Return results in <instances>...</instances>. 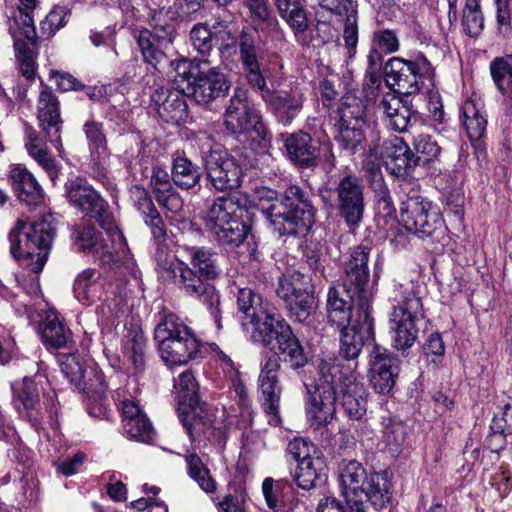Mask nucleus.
<instances>
[{"label": "nucleus", "mask_w": 512, "mask_h": 512, "mask_svg": "<svg viewBox=\"0 0 512 512\" xmlns=\"http://www.w3.org/2000/svg\"><path fill=\"white\" fill-rule=\"evenodd\" d=\"M462 122L471 141L479 140L485 133L487 120L481 107L474 100L464 102L461 108Z\"/></svg>", "instance_id": "obj_39"}, {"label": "nucleus", "mask_w": 512, "mask_h": 512, "mask_svg": "<svg viewBox=\"0 0 512 512\" xmlns=\"http://www.w3.org/2000/svg\"><path fill=\"white\" fill-rule=\"evenodd\" d=\"M191 329L174 313H163L154 331L155 341L158 346L167 341L180 337Z\"/></svg>", "instance_id": "obj_44"}, {"label": "nucleus", "mask_w": 512, "mask_h": 512, "mask_svg": "<svg viewBox=\"0 0 512 512\" xmlns=\"http://www.w3.org/2000/svg\"><path fill=\"white\" fill-rule=\"evenodd\" d=\"M385 81L399 94H417L423 84L422 78L431 77L433 69L425 57H419L414 61L393 57L388 60L384 68Z\"/></svg>", "instance_id": "obj_12"}, {"label": "nucleus", "mask_w": 512, "mask_h": 512, "mask_svg": "<svg viewBox=\"0 0 512 512\" xmlns=\"http://www.w3.org/2000/svg\"><path fill=\"white\" fill-rule=\"evenodd\" d=\"M8 181L21 202L37 206L44 200L42 187L35 176L22 164L9 166Z\"/></svg>", "instance_id": "obj_28"}, {"label": "nucleus", "mask_w": 512, "mask_h": 512, "mask_svg": "<svg viewBox=\"0 0 512 512\" xmlns=\"http://www.w3.org/2000/svg\"><path fill=\"white\" fill-rule=\"evenodd\" d=\"M83 131L88 140L91 155L98 162L104 161L108 157V149L102 124L90 119L83 125Z\"/></svg>", "instance_id": "obj_47"}, {"label": "nucleus", "mask_w": 512, "mask_h": 512, "mask_svg": "<svg viewBox=\"0 0 512 512\" xmlns=\"http://www.w3.org/2000/svg\"><path fill=\"white\" fill-rule=\"evenodd\" d=\"M407 430L400 421L390 420L383 430V441L391 451L397 452L405 443Z\"/></svg>", "instance_id": "obj_57"}, {"label": "nucleus", "mask_w": 512, "mask_h": 512, "mask_svg": "<svg viewBox=\"0 0 512 512\" xmlns=\"http://www.w3.org/2000/svg\"><path fill=\"white\" fill-rule=\"evenodd\" d=\"M381 157L390 173L398 177L406 175L417 164L409 146L398 136L383 141Z\"/></svg>", "instance_id": "obj_27"}, {"label": "nucleus", "mask_w": 512, "mask_h": 512, "mask_svg": "<svg viewBox=\"0 0 512 512\" xmlns=\"http://www.w3.org/2000/svg\"><path fill=\"white\" fill-rule=\"evenodd\" d=\"M481 0H466L463 9L462 24L464 31L471 37L478 36L484 28Z\"/></svg>", "instance_id": "obj_51"}, {"label": "nucleus", "mask_w": 512, "mask_h": 512, "mask_svg": "<svg viewBox=\"0 0 512 512\" xmlns=\"http://www.w3.org/2000/svg\"><path fill=\"white\" fill-rule=\"evenodd\" d=\"M175 72V82H185L181 87L182 92L192 97L198 104L206 105L220 97L227 95L230 82L227 75L219 66L210 67L207 70L200 66L197 71H191V64L186 59H180L171 63Z\"/></svg>", "instance_id": "obj_7"}, {"label": "nucleus", "mask_w": 512, "mask_h": 512, "mask_svg": "<svg viewBox=\"0 0 512 512\" xmlns=\"http://www.w3.org/2000/svg\"><path fill=\"white\" fill-rule=\"evenodd\" d=\"M284 146L291 161L301 167L316 165L318 149L310 134L299 130L286 136Z\"/></svg>", "instance_id": "obj_34"}, {"label": "nucleus", "mask_w": 512, "mask_h": 512, "mask_svg": "<svg viewBox=\"0 0 512 512\" xmlns=\"http://www.w3.org/2000/svg\"><path fill=\"white\" fill-rule=\"evenodd\" d=\"M239 52L249 84L259 92L281 124H291L303 108L304 94L297 88L272 91L267 87L258 63L259 52L254 32L243 31L240 34Z\"/></svg>", "instance_id": "obj_2"}, {"label": "nucleus", "mask_w": 512, "mask_h": 512, "mask_svg": "<svg viewBox=\"0 0 512 512\" xmlns=\"http://www.w3.org/2000/svg\"><path fill=\"white\" fill-rule=\"evenodd\" d=\"M287 451L297 463L303 462L304 460H310L312 454L314 456H321L322 452L311 442L304 438H295L289 442Z\"/></svg>", "instance_id": "obj_60"}, {"label": "nucleus", "mask_w": 512, "mask_h": 512, "mask_svg": "<svg viewBox=\"0 0 512 512\" xmlns=\"http://www.w3.org/2000/svg\"><path fill=\"white\" fill-rule=\"evenodd\" d=\"M280 369V357L273 353L266 357L259 375L260 391L266 413L273 417L274 423L279 421V403L282 387L277 372Z\"/></svg>", "instance_id": "obj_21"}, {"label": "nucleus", "mask_w": 512, "mask_h": 512, "mask_svg": "<svg viewBox=\"0 0 512 512\" xmlns=\"http://www.w3.org/2000/svg\"><path fill=\"white\" fill-rule=\"evenodd\" d=\"M244 6L249 11V18L256 32L260 31L272 37L281 34L278 20L267 0H244Z\"/></svg>", "instance_id": "obj_35"}, {"label": "nucleus", "mask_w": 512, "mask_h": 512, "mask_svg": "<svg viewBox=\"0 0 512 512\" xmlns=\"http://www.w3.org/2000/svg\"><path fill=\"white\" fill-rule=\"evenodd\" d=\"M389 300L393 302L389 324L393 346L406 350L416 341V320L423 317L422 286L418 281L393 279Z\"/></svg>", "instance_id": "obj_3"}, {"label": "nucleus", "mask_w": 512, "mask_h": 512, "mask_svg": "<svg viewBox=\"0 0 512 512\" xmlns=\"http://www.w3.org/2000/svg\"><path fill=\"white\" fill-rule=\"evenodd\" d=\"M400 361L387 349L375 345L369 356V378L374 390L389 394L399 375Z\"/></svg>", "instance_id": "obj_19"}, {"label": "nucleus", "mask_w": 512, "mask_h": 512, "mask_svg": "<svg viewBox=\"0 0 512 512\" xmlns=\"http://www.w3.org/2000/svg\"><path fill=\"white\" fill-rule=\"evenodd\" d=\"M366 469L356 460H343L339 465V481L347 505H360L364 495L358 486L366 479Z\"/></svg>", "instance_id": "obj_33"}, {"label": "nucleus", "mask_w": 512, "mask_h": 512, "mask_svg": "<svg viewBox=\"0 0 512 512\" xmlns=\"http://www.w3.org/2000/svg\"><path fill=\"white\" fill-rule=\"evenodd\" d=\"M32 10L17 9L13 16V20L9 25V33L13 37L14 42L19 39V35H23L31 44H36L37 34L31 16Z\"/></svg>", "instance_id": "obj_50"}, {"label": "nucleus", "mask_w": 512, "mask_h": 512, "mask_svg": "<svg viewBox=\"0 0 512 512\" xmlns=\"http://www.w3.org/2000/svg\"><path fill=\"white\" fill-rule=\"evenodd\" d=\"M416 153L420 154L424 161L429 162L438 158L441 148L438 143L428 134H419L413 142Z\"/></svg>", "instance_id": "obj_61"}, {"label": "nucleus", "mask_w": 512, "mask_h": 512, "mask_svg": "<svg viewBox=\"0 0 512 512\" xmlns=\"http://www.w3.org/2000/svg\"><path fill=\"white\" fill-rule=\"evenodd\" d=\"M359 315L358 319L352 323L344 325L341 328L339 356L346 362H357L364 343L373 335V318L370 313V305L366 308L362 304H357Z\"/></svg>", "instance_id": "obj_18"}, {"label": "nucleus", "mask_w": 512, "mask_h": 512, "mask_svg": "<svg viewBox=\"0 0 512 512\" xmlns=\"http://www.w3.org/2000/svg\"><path fill=\"white\" fill-rule=\"evenodd\" d=\"M69 18V10L66 6L56 5L40 23L41 35L51 38L59 29L64 27Z\"/></svg>", "instance_id": "obj_54"}, {"label": "nucleus", "mask_w": 512, "mask_h": 512, "mask_svg": "<svg viewBox=\"0 0 512 512\" xmlns=\"http://www.w3.org/2000/svg\"><path fill=\"white\" fill-rule=\"evenodd\" d=\"M14 49L21 74L27 79H33L36 70L34 51L22 40L14 42Z\"/></svg>", "instance_id": "obj_56"}, {"label": "nucleus", "mask_w": 512, "mask_h": 512, "mask_svg": "<svg viewBox=\"0 0 512 512\" xmlns=\"http://www.w3.org/2000/svg\"><path fill=\"white\" fill-rule=\"evenodd\" d=\"M327 313L330 323L337 327L351 323V304L340 296V292L332 287L327 294Z\"/></svg>", "instance_id": "obj_46"}, {"label": "nucleus", "mask_w": 512, "mask_h": 512, "mask_svg": "<svg viewBox=\"0 0 512 512\" xmlns=\"http://www.w3.org/2000/svg\"><path fill=\"white\" fill-rule=\"evenodd\" d=\"M343 40L347 49V56L352 58L358 43L357 11L345 17Z\"/></svg>", "instance_id": "obj_63"}, {"label": "nucleus", "mask_w": 512, "mask_h": 512, "mask_svg": "<svg viewBox=\"0 0 512 512\" xmlns=\"http://www.w3.org/2000/svg\"><path fill=\"white\" fill-rule=\"evenodd\" d=\"M52 220L50 214L31 223L19 219L9 233L11 254L16 259H30L28 267L34 274L42 271L48 259L55 235Z\"/></svg>", "instance_id": "obj_6"}, {"label": "nucleus", "mask_w": 512, "mask_h": 512, "mask_svg": "<svg viewBox=\"0 0 512 512\" xmlns=\"http://www.w3.org/2000/svg\"><path fill=\"white\" fill-rule=\"evenodd\" d=\"M369 255L368 247L356 246L343 263V288L351 302L362 304L364 308L370 305L374 294L370 285Z\"/></svg>", "instance_id": "obj_9"}, {"label": "nucleus", "mask_w": 512, "mask_h": 512, "mask_svg": "<svg viewBox=\"0 0 512 512\" xmlns=\"http://www.w3.org/2000/svg\"><path fill=\"white\" fill-rule=\"evenodd\" d=\"M103 291V281L99 272L94 269H85L75 280L73 292L77 300L90 305L100 299Z\"/></svg>", "instance_id": "obj_36"}, {"label": "nucleus", "mask_w": 512, "mask_h": 512, "mask_svg": "<svg viewBox=\"0 0 512 512\" xmlns=\"http://www.w3.org/2000/svg\"><path fill=\"white\" fill-rule=\"evenodd\" d=\"M326 464L323 454L314 456L310 460L306 459L298 463L294 473V480L297 486L304 490L314 488L318 483L324 480Z\"/></svg>", "instance_id": "obj_37"}, {"label": "nucleus", "mask_w": 512, "mask_h": 512, "mask_svg": "<svg viewBox=\"0 0 512 512\" xmlns=\"http://www.w3.org/2000/svg\"><path fill=\"white\" fill-rule=\"evenodd\" d=\"M107 238L96 230L92 225L79 224L73 228V242L78 249L88 252L97 257L102 262L108 263L114 261L120 252H123L126 246L125 238L115 223V232L103 228Z\"/></svg>", "instance_id": "obj_11"}, {"label": "nucleus", "mask_w": 512, "mask_h": 512, "mask_svg": "<svg viewBox=\"0 0 512 512\" xmlns=\"http://www.w3.org/2000/svg\"><path fill=\"white\" fill-rule=\"evenodd\" d=\"M193 47L202 55L208 54L212 49V34L204 24L195 25L190 32Z\"/></svg>", "instance_id": "obj_62"}, {"label": "nucleus", "mask_w": 512, "mask_h": 512, "mask_svg": "<svg viewBox=\"0 0 512 512\" xmlns=\"http://www.w3.org/2000/svg\"><path fill=\"white\" fill-rule=\"evenodd\" d=\"M246 199L238 194L216 198L201 219L206 231L227 249L238 247L245 240L248 227L243 221Z\"/></svg>", "instance_id": "obj_5"}, {"label": "nucleus", "mask_w": 512, "mask_h": 512, "mask_svg": "<svg viewBox=\"0 0 512 512\" xmlns=\"http://www.w3.org/2000/svg\"><path fill=\"white\" fill-rule=\"evenodd\" d=\"M491 429L494 432L492 440H503L504 434L512 433V403H505L495 414Z\"/></svg>", "instance_id": "obj_58"}, {"label": "nucleus", "mask_w": 512, "mask_h": 512, "mask_svg": "<svg viewBox=\"0 0 512 512\" xmlns=\"http://www.w3.org/2000/svg\"><path fill=\"white\" fill-rule=\"evenodd\" d=\"M59 365L64 376L80 392H100L108 387L99 367L86 363L80 355L61 354Z\"/></svg>", "instance_id": "obj_16"}, {"label": "nucleus", "mask_w": 512, "mask_h": 512, "mask_svg": "<svg viewBox=\"0 0 512 512\" xmlns=\"http://www.w3.org/2000/svg\"><path fill=\"white\" fill-rule=\"evenodd\" d=\"M364 124V110L361 106H347L342 109L339 133L335 139L343 150L354 154L362 146L365 139Z\"/></svg>", "instance_id": "obj_22"}, {"label": "nucleus", "mask_w": 512, "mask_h": 512, "mask_svg": "<svg viewBox=\"0 0 512 512\" xmlns=\"http://www.w3.org/2000/svg\"><path fill=\"white\" fill-rule=\"evenodd\" d=\"M237 304L241 312L249 319L253 327L252 332L264 330L263 326L269 327L275 320L281 317L274 312L268 303H264L261 296L250 288H242L237 294Z\"/></svg>", "instance_id": "obj_23"}, {"label": "nucleus", "mask_w": 512, "mask_h": 512, "mask_svg": "<svg viewBox=\"0 0 512 512\" xmlns=\"http://www.w3.org/2000/svg\"><path fill=\"white\" fill-rule=\"evenodd\" d=\"M263 329L259 332H251L253 342L269 347L275 341L283 362L294 370L307 364L308 358L300 341L282 316L270 324L269 327L264 325Z\"/></svg>", "instance_id": "obj_8"}, {"label": "nucleus", "mask_w": 512, "mask_h": 512, "mask_svg": "<svg viewBox=\"0 0 512 512\" xmlns=\"http://www.w3.org/2000/svg\"><path fill=\"white\" fill-rule=\"evenodd\" d=\"M358 486L364 495L360 505H348L353 512H365L370 502L377 510L386 506L390 501V483L387 477L380 473H366V479L360 480Z\"/></svg>", "instance_id": "obj_30"}, {"label": "nucleus", "mask_w": 512, "mask_h": 512, "mask_svg": "<svg viewBox=\"0 0 512 512\" xmlns=\"http://www.w3.org/2000/svg\"><path fill=\"white\" fill-rule=\"evenodd\" d=\"M172 180L180 188L190 189L201 179L200 168L185 156L178 155L173 160Z\"/></svg>", "instance_id": "obj_40"}, {"label": "nucleus", "mask_w": 512, "mask_h": 512, "mask_svg": "<svg viewBox=\"0 0 512 512\" xmlns=\"http://www.w3.org/2000/svg\"><path fill=\"white\" fill-rule=\"evenodd\" d=\"M179 416L192 440H196L201 435H206L212 427L210 416L203 408H199V405L195 408H186L184 411H179Z\"/></svg>", "instance_id": "obj_42"}, {"label": "nucleus", "mask_w": 512, "mask_h": 512, "mask_svg": "<svg viewBox=\"0 0 512 512\" xmlns=\"http://www.w3.org/2000/svg\"><path fill=\"white\" fill-rule=\"evenodd\" d=\"M130 199L134 207L144 216L151 215L157 209L149 196L148 192L142 186H132L129 190Z\"/></svg>", "instance_id": "obj_64"}, {"label": "nucleus", "mask_w": 512, "mask_h": 512, "mask_svg": "<svg viewBox=\"0 0 512 512\" xmlns=\"http://www.w3.org/2000/svg\"><path fill=\"white\" fill-rule=\"evenodd\" d=\"M280 16L293 30L297 41L305 43L304 33L308 28L306 12L299 0H275Z\"/></svg>", "instance_id": "obj_38"}, {"label": "nucleus", "mask_w": 512, "mask_h": 512, "mask_svg": "<svg viewBox=\"0 0 512 512\" xmlns=\"http://www.w3.org/2000/svg\"><path fill=\"white\" fill-rule=\"evenodd\" d=\"M399 211V221L408 231L415 234L431 236L443 225L439 214L431 211L430 202L418 195L417 192H413L401 200Z\"/></svg>", "instance_id": "obj_15"}, {"label": "nucleus", "mask_w": 512, "mask_h": 512, "mask_svg": "<svg viewBox=\"0 0 512 512\" xmlns=\"http://www.w3.org/2000/svg\"><path fill=\"white\" fill-rule=\"evenodd\" d=\"M15 393L17 402H19L27 411L35 409L39 403L36 384L30 378H24Z\"/></svg>", "instance_id": "obj_59"}, {"label": "nucleus", "mask_w": 512, "mask_h": 512, "mask_svg": "<svg viewBox=\"0 0 512 512\" xmlns=\"http://www.w3.org/2000/svg\"><path fill=\"white\" fill-rule=\"evenodd\" d=\"M255 200L279 236L295 234L300 221L310 223L314 217L313 205L298 186L287 188L281 200L277 191L261 187L255 191Z\"/></svg>", "instance_id": "obj_4"}, {"label": "nucleus", "mask_w": 512, "mask_h": 512, "mask_svg": "<svg viewBox=\"0 0 512 512\" xmlns=\"http://www.w3.org/2000/svg\"><path fill=\"white\" fill-rule=\"evenodd\" d=\"M174 29L171 25H158L154 29H143L136 35V41L146 63L154 68L166 58V50L173 40Z\"/></svg>", "instance_id": "obj_20"}, {"label": "nucleus", "mask_w": 512, "mask_h": 512, "mask_svg": "<svg viewBox=\"0 0 512 512\" xmlns=\"http://www.w3.org/2000/svg\"><path fill=\"white\" fill-rule=\"evenodd\" d=\"M224 125L232 134L253 132L260 140H267L270 133L262 121L261 114L248 99V92L236 88L224 113Z\"/></svg>", "instance_id": "obj_10"}, {"label": "nucleus", "mask_w": 512, "mask_h": 512, "mask_svg": "<svg viewBox=\"0 0 512 512\" xmlns=\"http://www.w3.org/2000/svg\"><path fill=\"white\" fill-rule=\"evenodd\" d=\"M174 388L179 395V411L199 405V385L191 370L179 374L174 381Z\"/></svg>", "instance_id": "obj_41"}, {"label": "nucleus", "mask_w": 512, "mask_h": 512, "mask_svg": "<svg viewBox=\"0 0 512 512\" xmlns=\"http://www.w3.org/2000/svg\"><path fill=\"white\" fill-rule=\"evenodd\" d=\"M336 412V393L332 388H315L310 402L306 406L309 423L318 429L330 423Z\"/></svg>", "instance_id": "obj_31"}, {"label": "nucleus", "mask_w": 512, "mask_h": 512, "mask_svg": "<svg viewBox=\"0 0 512 512\" xmlns=\"http://www.w3.org/2000/svg\"><path fill=\"white\" fill-rule=\"evenodd\" d=\"M192 270L187 263L173 254H161L157 258V272L160 278L180 287L187 295L198 298L206 305L217 329L222 328L220 296L215 287L204 280H213L220 275L217 256L206 247H186Z\"/></svg>", "instance_id": "obj_1"}, {"label": "nucleus", "mask_w": 512, "mask_h": 512, "mask_svg": "<svg viewBox=\"0 0 512 512\" xmlns=\"http://www.w3.org/2000/svg\"><path fill=\"white\" fill-rule=\"evenodd\" d=\"M151 105L159 117L167 123L179 125L188 118L187 104L178 91H171L164 87L156 89L151 95Z\"/></svg>", "instance_id": "obj_26"}, {"label": "nucleus", "mask_w": 512, "mask_h": 512, "mask_svg": "<svg viewBox=\"0 0 512 512\" xmlns=\"http://www.w3.org/2000/svg\"><path fill=\"white\" fill-rule=\"evenodd\" d=\"M344 386H341L342 407L351 420L361 421L367 411V391L356 371L348 369Z\"/></svg>", "instance_id": "obj_29"}, {"label": "nucleus", "mask_w": 512, "mask_h": 512, "mask_svg": "<svg viewBox=\"0 0 512 512\" xmlns=\"http://www.w3.org/2000/svg\"><path fill=\"white\" fill-rule=\"evenodd\" d=\"M66 193L72 206L95 218L102 228L115 232V219L107 202L85 180L77 178L67 183Z\"/></svg>", "instance_id": "obj_13"}, {"label": "nucleus", "mask_w": 512, "mask_h": 512, "mask_svg": "<svg viewBox=\"0 0 512 512\" xmlns=\"http://www.w3.org/2000/svg\"><path fill=\"white\" fill-rule=\"evenodd\" d=\"M334 193L339 215L348 226H357L364 213V186L355 175H347L339 179Z\"/></svg>", "instance_id": "obj_17"}, {"label": "nucleus", "mask_w": 512, "mask_h": 512, "mask_svg": "<svg viewBox=\"0 0 512 512\" xmlns=\"http://www.w3.org/2000/svg\"><path fill=\"white\" fill-rule=\"evenodd\" d=\"M121 410L123 415V426L126 433H131L135 436H140L137 430V423H145L147 415L142 410L139 402L134 399H125L121 402Z\"/></svg>", "instance_id": "obj_52"}, {"label": "nucleus", "mask_w": 512, "mask_h": 512, "mask_svg": "<svg viewBox=\"0 0 512 512\" xmlns=\"http://www.w3.org/2000/svg\"><path fill=\"white\" fill-rule=\"evenodd\" d=\"M490 72L499 91L512 97V55L493 60Z\"/></svg>", "instance_id": "obj_49"}, {"label": "nucleus", "mask_w": 512, "mask_h": 512, "mask_svg": "<svg viewBox=\"0 0 512 512\" xmlns=\"http://www.w3.org/2000/svg\"><path fill=\"white\" fill-rule=\"evenodd\" d=\"M207 177L211 185L219 191L240 186L243 176L239 161L221 147L210 149L203 155Z\"/></svg>", "instance_id": "obj_14"}, {"label": "nucleus", "mask_w": 512, "mask_h": 512, "mask_svg": "<svg viewBox=\"0 0 512 512\" xmlns=\"http://www.w3.org/2000/svg\"><path fill=\"white\" fill-rule=\"evenodd\" d=\"M161 358L168 365H182L195 358L200 350V342L192 330L180 337L158 346Z\"/></svg>", "instance_id": "obj_32"}, {"label": "nucleus", "mask_w": 512, "mask_h": 512, "mask_svg": "<svg viewBox=\"0 0 512 512\" xmlns=\"http://www.w3.org/2000/svg\"><path fill=\"white\" fill-rule=\"evenodd\" d=\"M41 337L46 345L61 348L66 345L69 331L59 320L56 312L48 311L41 324Z\"/></svg>", "instance_id": "obj_43"}, {"label": "nucleus", "mask_w": 512, "mask_h": 512, "mask_svg": "<svg viewBox=\"0 0 512 512\" xmlns=\"http://www.w3.org/2000/svg\"><path fill=\"white\" fill-rule=\"evenodd\" d=\"M188 475L198 486L206 493L216 491V481L211 475L209 468L196 453H190L185 456Z\"/></svg>", "instance_id": "obj_45"}, {"label": "nucleus", "mask_w": 512, "mask_h": 512, "mask_svg": "<svg viewBox=\"0 0 512 512\" xmlns=\"http://www.w3.org/2000/svg\"><path fill=\"white\" fill-rule=\"evenodd\" d=\"M146 344L147 340L140 331L130 334L126 343L128 357L137 372L142 371L145 366Z\"/></svg>", "instance_id": "obj_55"}, {"label": "nucleus", "mask_w": 512, "mask_h": 512, "mask_svg": "<svg viewBox=\"0 0 512 512\" xmlns=\"http://www.w3.org/2000/svg\"><path fill=\"white\" fill-rule=\"evenodd\" d=\"M307 286L306 277L298 271H292L280 278L276 293L286 304L300 293L307 291Z\"/></svg>", "instance_id": "obj_48"}, {"label": "nucleus", "mask_w": 512, "mask_h": 512, "mask_svg": "<svg viewBox=\"0 0 512 512\" xmlns=\"http://www.w3.org/2000/svg\"><path fill=\"white\" fill-rule=\"evenodd\" d=\"M285 305L289 311L290 317L300 323L305 322L316 307L315 299L308 291L300 293L296 298H293Z\"/></svg>", "instance_id": "obj_53"}, {"label": "nucleus", "mask_w": 512, "mask_h": 512, "mask_svg": "<svg viewBox=\"0 0 512 512\" xmlns=\"http://www.w3.org/2000/svg\"><path fill=\"white\" fill-rule=\"evenodd\" d=\"M357 366V362H346L345 359L333 353L323 354L317 366L319 378L316 387L332 388L337 393V389L340 390L341 386L348 382L346 379V374H349L348 369L356 371Z\"/></svg>", "instance_id": "obj_25"}, {"label": "nucleus", "mask_w": 512, "mask_h": 512, "mask_svg": "<svg viewBox=\"0 0 512 512\" xmlns=\"http://www.w3.org/2000/svg\"><path fill=\"white\" fill-rule=\"evenodd\" d=\"M37 113L40 127L50 138L54 147L61 152L62 142L60 130L62 120L59 111V101L57 97L46 88L39 94Z\"/></svg>", "instance_id": "obj_24"}]
</instances>
